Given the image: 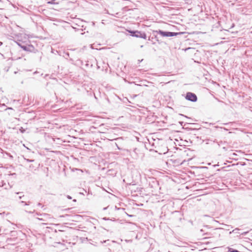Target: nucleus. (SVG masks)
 <instances>
[{"mask_svg": "<svg viewBox=\"0 0 252 252\" xmlns=\"http://www.w3.org/2000/svg\"><path fill=\"white\" fill-rule=\"evenodd\" d=\"M43 217V218H37L38 220L43 221H52L53 220H55V219L52 217L50 215L47 214H44L43 215H40Z\"/></svg>", "mask_w": 252, "mask_h": 252, "instance_id": "f257e3e1", "label": "nucleus"}, {"mask_svg": "<svg viewBox=\"0 0 252 252\" xmlns=\"http://www.w3.org/2000/svg\"><path fill=\"white\" fill-rule=\"evenodd\" d=\"M186 99L192 102H195L197 100L196 95L192 93H188L186 97Z\"/></svg>", "mask_w": 252, "mask_h": 252, "instance_id": "f03ea898", "label": "nucleus"}, {"mask_svg": "<svg viewBox=\"0 0 252 252\" xmlns=\"http://www.w3.org/2000/svg\"><path fill=\"white\" fill-rule=\"evenodd\" d=\"M184 32H158L161 36L170 37L177 35L178 33H184Z\"/></svg>", "mask_w": 252, "mask_h": 252, "instance_id": "7ed1b4c3", "label": "nucleus"}, {"mask_svg": "<svg viewBox=\"0 0 252 252\" xmlns=\"http://www.w3.org/2000/svg\"><path fill=\"white\" fill-rule=\"evenodd\" d=\"M130 35L132 36H135L137 37H140L144 39H146L147 35L145 32H130Z\"/></svg>", "mask_w": 252, "mask_h": 252, "instance_id": "20e7f679", "label": "nucleus"}, {"mask_svg": "<svg viewBox=\"0 0 252 252\" xmlns=\"http://www.w3.org/2000/svg\"><path fill=\"white\" fill-rule=\"evenodd\" d=\"M55 0H52L51 1H47V3L48 4H58V2H55Z\"/></svg>", "mask_w": 252, "mask_h": 252, "instance_id": "39448f33", "label": "nucleus"}, {"mask_svg": "<svg viewBox=\"0 0 252 252\" xmlns=\"http://www.w3.org/2000/svg\"><path fill=\"white\" fill-rule=\"evenodd\" d=\"M99 27H100V25L104 24V20H102L101 23H99Z\"/></svg>", "mask_w": 252, "mask_h": 252, "instance_id": "423d86ee", "label": "nucleus"}, {"mask_svg": "<svg viewBox=\"0 0 252 252\" xmlns=\"http://www.w3.org/2000/svg\"><path fill=\"white\" fill-rule=\"evenodd\" d=\"M126 32H138V31H131V30H127Z\"/></svg>", "mask_w": 252, "mask_h": 252, "instance_id": "0eeeda50", "label": "nucleus"}, {"mask_svg": "<svg viewBox=\"0 0 252 252\" xmlns=\"http://www.w3.org/2000/svg\"><path fill=\"white\" fill-rule=\"evenodd\" d=\"M239 229L238 228H236L235 229H234L233 231H232V232H235V231H237V230H239Z\"/></svg>", "mask_w": 252, "mask_h": 252, "instance_id": "6e6552de", "label": "nucleus"}, {"mask_svg": "<svg viewBox=\"0 0 252 252\" xmlns=\"http://www.w3.org/2000/svg\"><path fill=\"white\" fill-rule=\"evenodd\" d=\"M67 198H68L69 199H71V197L70 196H69V195H67Z\"/></svg>", "mask_w": 252, "mask_h": 252, "instance_id": "1a4fd4ad", "label": "nucleus"}, {"mask_svg": "<svg viewBox=\"0 0 252 252\" xmlns=\"http://www.w3.org/2000/svg\"><path fill=\"white\" fill-rule=\"evenodd\" d=\"M30 203H29V202H28V203H25V205H29Z\"/></svg>", "mask_w": 252, "mask_h": 252, "instance_id": "9d476101", "label": "nucleus"}, {"mask_svg": "<svg viewBox=\"0 0 252 252\" xmlns=\"http://www.w3.org/2000/svg\"><path fill=\"white\" fill-rule=\"evenodd\" d=\"M153 32H163V31H161V30H159L158 31H153Z\"/></svg>", "mask_w": 252, "mask_h": 252, "instance_id": "9b49d317", "label": "nucleus"}, {"mask_svg": "<svg viewBox=\"0 0 252 252\" xmlns=\"http://www.w3.org/2000/svg\"><path fill=\"white\" fill-rule=\"evenodd\" d=\"M95 22H92V24H93V25H94H94H95Z\"/></svg>", "mask_w": 252, "mask_h": 252, "instance_id": "f8f14e48", "label": "nucleus"}, {"mask_svg": "<svg viewBox=\"0 0 252 252\" xmlns=\"http://www.w3.org/2000/svg\"><path fill=\"white\" fill-rule=\"evenodd\" d=\"M28 161H29V162H31V161H32L33 160H29L28 159Z\"/></svg>", "mask_w": 252, "mask_h": 252, "instance_id": "ddd939ff", "label": "nucleus"}, {"mask_svg": "<svg viewBox=\"0 0 252 252\" xmlns=\"http://www.w3.org/2000/svg\"><path fill=\"white\" fill-rule=\"evenodd\" d=\"M191 0H189V1H187V3H189V2H190V1H191Z\"/></svg>", "mask_w": 252, "mask_h": 252, "instance_id": "4468645a", "label": "nucleus"}, {"mask_svg": "<svg viewBox=\"0 0 252 252\" xmlns=\"http://www.w3.org/2000/svg\"><path fill=\"white\" fill-rule=\"evenodd\" d=\"M19 40H20V41H23V39H19Z\"/></svg>", "mask_w": 252, "mask_h": 252, "instance_id": "2eb2a0df", "label": "nucleus"}, {"mask_svg": "<svg viewBox=\"0 0 252 252\" xmlns=\"http://www.w3.org/2000/svg\"><path fill=\"white\" fill-rule=\"evenodd\" d=\"M0 1H1V0H0Z\"/></svg>", "mask_w": 252, "mask_h": 252, "instance_id": "dca6fc26", "label": "nucleus"}]
</instances>
